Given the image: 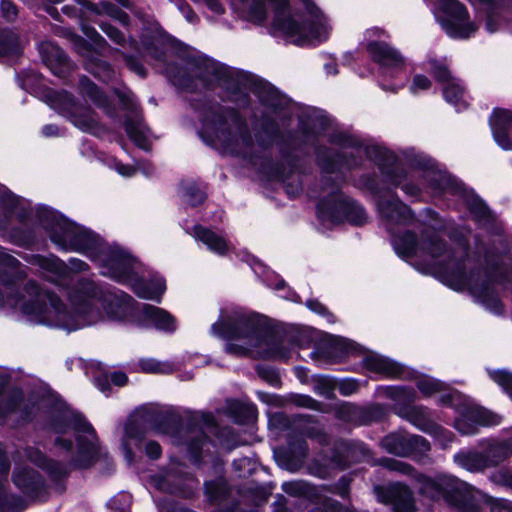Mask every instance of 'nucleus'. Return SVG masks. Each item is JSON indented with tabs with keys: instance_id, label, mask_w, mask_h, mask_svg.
<instances>
[{
	"instance_id": "1",
	"label": "nucleus",
	"mask_w": 512,
	"mask_h": 512,
	"mask_svg": "<svg viewBox=\"0 0 512 512\" xmlns=\"http://www.w3.org/2000/svg\"><path fill=\"white\" fill-rule=\"evenodd\" d=\"M71 302L74 306L72 313L63 308L56 295L38 288L34 282H29L21 293L16 291L12 283L0 284V306L18 308L38 323L61 327L70 332L95 322L91 303L86 297H81L79 304L74 298H71Z\"/></svg>"
},
{
	"instance_id": "2",
	"label": "nucleus",
	"mask_w": 512,
	"mask_h": 512,
	"mask_svg": "<svg viewBox=\"0 0 512 512\" xmlns=\"http://www.w3.org/2000/svg\"><path fill=\"white\" fill-rule=\"evenodd\" d=\"M41 222L51 240L59 247L86 253L102 263L104 275L123 283L133 282L135 263L123 250L105 248L89 230L69 222L53 211H45Z\"/></svg>"
},
{
	"instance_id": "3",
	"label": "nucleus",
	"mask_w": 512,
	"mask_h": 512,
	"mask_svg": "<svg viewBox=\"0 0 512 512\" xmlns=\"http://www.w3.org/2000/svg\"><path fill=\"white\" fill-rule=\"evenodd\" d=\"M396 253L402 257H424L426 254L431 258L427 271L434 270V266L442 265L447 260V267L441 272L442 281L454 290L468 289L470 293L481 301L488 309L494 312L500 311V301L494 294L491 284L486 279H480L479 275L467 276L462 264L454 262L450 255L444 260H438L445 252L444 244L436 237H423L419 243L415 235L406 232L397 235L392 240Z\"/></svg>"
},
{
	"instance_id": "4",
	"label": "nucleus",
	"mask_w": 512,
	"mask_h": 512,
	"mask_svg": "<svg viewBox=\"0 0 512 512\" xmlns=\"http://www.w3.org/2000/svg\"><path fill=\"white\" fill-rule=\"evenodd\" d=\"M249 8L252 21L262 22L266 17V4L274 11L273 25L292 38L298 45L328 38L330 28L325 17L311 3L304 2L305 13L292 12L286 0H239Z\"/></svg>"
},
{
	"instance_id": "5",
	"label": "nucleus",
	"mask_w": 512,
	"mask_h": 512,
	"mask_svg": "<svg viewBox=\"0 0 512 512\" xmlns=\"http://www.w3.org/2000/svg\"><path fill=\"white\" fill-rule=\"evenodd\" d=\"M214 334L229 339L227 352L255 358L288 357V351L274 336H263L254 324L244 317L220 320L212 326Z\"/></svg>"
},
{
	"instance_id": "6",
	"label": "nucleus",
	"mask_w": 512,
	"mask_h": 512,
	"mask_svg": "<svg viewBox=\"0 0 512 512\" xmlns=\"http://www.w3.org/2000/svg\"><path fill=\"white\" fill-rule=\"evenodd\" d=\"M204 125L213 130L227 146H249L252 143L247 126L233 109L211 107L204 117Z\"/></svg>"
},
{
	"instance_id": "7",
	"label": "nucleus",
	"mask_w": 512,
	"mask_h": 512,
	"mask_svg": "<svg viewBox=\"0 0 512 512\" xmlns=\"http://www.w3.org/2000/svg\"><path fill=\"white\" fill-rule=\"evenodd\" d=\"M386 393L396 402L394 410L397 415L408 420L417 428L435 434L443 446L452 441V434L434 424L428 418L423 407L411 405L415 400V393L412 389L391 387L387 389Z\"/></svg>"
},
{
	"instance_id": "8",
	"label": "nucleus",
	"mask_w": 512,
	"mask_h": 512,
	"mask_svg": "<svg viewBox=\"0 0 512 512\" xmlns=\"http://www.w3.org/2000/svg\"><path fill=\"white\" fill-rule=\"evenodd\" d=\"M46 97L50 107L68 118L77 128L93 133L98 129V122L93 112L76 103L68 92L53 91L49 92Z\"/></svg>"
},
{
	"instance_id": "9",
	"label": "nucleus",
	"mask_w": 512,
	"mask_h": 512,
	"mask_svg": "<svg viewBox=\"0 0 512 512\" xmlns=\"http://www.w3.org/2000/svg\"><path fill=\"white\" fill-rule=\"evenodd\" d=\"M318 216L320 220L332 223L346 219L353 224L361 225L366 221L363 208L340 193H334L332 199L319 203Z\"/></svg>"
},
{
	"instance_id": "10",
	"label": "nucleus",
	"mask_w": 512,
	"mask_h": 512,
	"mask_svg": "<svg viewBox=\"0 0 512 512\" xmlns=\"http://www.w3.org/2000/svg\"><path fill=\"white\" fill-rule=\"evenodd\" d=\"M442 485L443 495L453 506L463 512H475L487 497L466 482L456 478H448Z\"/></svg>"
},
{
	"instance_id": "11",
	"label": "nucleus",
	"mask_w": 512,
	"mask_h": 512,
	"mask_svg": "<svg viewBox=\"0 0 512 512\" xmlns=\"http://www.w3.org/2000/svg\"><path fill=\"white\" fill-rule=\"evenodd\" d=\"M71 429L76 438V455L73 462L78 467H87L98 453L96 433L92 426L84 421L75 422Z\"/></svg>"
},
{
	"instance_id": "12",
	"label": "nucleus",
	"mask_w": 512,
	"mask_h": 512,
	"mask_svg": "<svg viewBox=\"0 0 512 512\" xmlns=\"http://www.w3.org/2000/svg\"><path fill=\"white\" fill-rule=\"evenodd\" d=\"M441 8L450 15L443 24L444 29L451 37L466 38L474 30L471 23H466L467 12L462 4L456 0H439Z\"/></svg>"
},
{
	"instance_id": "13",
	"label": "nucleus",
	"mask_w": 512,
	"mask_h": 512,
	"mask_svg": "<svg viewBox=\"0 0 512 512\" xmlns=\"http://www.w3.org/2000/svg\"><path fill=\"white\" fill-rule=\"evenodd\" d=\"M41 267L48 273L46 275L49 281L58 283L61 279L67 277L68 271L81 272L87 267L86 263L79 259H71L69 267L57 258H46L41 260Z\"/></svg>"
},
{
	"instance_id": "14",
	"label": "nucleus",
	"mask_w": 512,
	"mask_h": 512,
	"mask_svg": "<svg viewBox=\"0 0 512 512\" xmlns=\"http://www.w3.org/2000/svg\"><path fill=\"white\" fill-rule=\"evenodd\" d=\"M434 77L443 84V94L446 101L457 105L463 98L464 90L462 86L453 79L447 68L440 64L433 65Z\"/></svg>"
},
{
	"instance_id": "15",
	"label": "nucleus",
	"mask_w": 512,
	"mask_h": 512,
	"mask_svg": "<svg viewBox=\"0 0 512 512\" xmlns=\"http://www.w3.org/2000/svg\"><path fill=\"white\" fill-rule=\"evenodd\" d=\"M377 207L381 217L389 222H404L411 214L410 209L396 197L381 198Z\"/></svg>"
},
{
	"instance_id": "16",
	"label": "nucleus",
	"mask_w": 512,
	"mask_h": 512,
	"mask_svg": "<svg viewBox=\"0 0 512 512\" xmlns=\"http://www.w3.org/2000/svg\"><path fill=\"white\" fill-rule=\"evenodd\" d=\"M511 119L509 111L498 109L494 111L490 120L494 139L503 149H512V143L509 141L507 133Z\"/></svg>"
},
{
	"instance_id": "17",
	"label": "nucleus",
	"mask_w": 512,
	"mask_h": 512,
	"mask_svg": "<svg viewBox=\"0 0 512 512\" xmlns=\"http://www.w3.org/2000/svg\"><path fill=\"white\" fill-rule=\"evenodd\" d=\"M15 485L25 494L35 497L43 487L41 476L32 469L20 468L14 472Z\"/></svg>"
},
{
	"instance_id": "18",
	"label": "nucleus",
	"mask_w": 512,
	"mask_h": 512,
	"mask_svg": "<svg viewBox=\"0 0 512 512\" xmlns=\"http://www.w3.org/2000/svg\"><path fill=\"white\" fill-rule=\"evenodd\" d=\"M368 51L376 62L386 66H398L403 63V57L395 49L384 42H371Z\"/></svg>"
},
{
	"instance_id": "19",
	"label": "nucleus",
	"mask_w": 512,
	"mask_h": 512,
	"mask_svg": "<svg viewBox=\"0 0 512 512\" xmlns=\"http://www.w3.org/2000/svg\"><path fill=\"white\" fill-rule=\"evenodd\" d=\"M368 51L376 62L386 66H398L403 63V57L395 49L384 42H371Z\"/></svg>"
},
{
	"instance_id": "20",
	"label": "nucleus",
	"mask_w": 512,
	"mask_h": 512,
	"mask_svg": "<svg viewBox=\"0 0 512 512\" xmlns=\"http://www.w3.org/2000/svg\"><path fill=\"white\" fill-rule=\"evenodd\" d=\"M365 366L376 373L383 374L388 377L401 376L403 369L392 360L378 354H372L365 358Z\"/></svg>"
},
{
	"instance_id": "21",
	"label": "nucleus",
	"mask_w": 512,
	"mask_h": 512,
	"mask_svg": "<svg viewBox=\"0 0 512 512\" xmlns=\"http://www.w3.org/2000/svg\"><path fill=\"white\" fill-rule=\"evenodd\" d=\"M142 315L150 321L157 329L172 331L175 329L174 318L165 310L144 304L141 308Z\"/></svg>"
},
{
	"instance_id": "22",
	"label": "nucleus",
	"mask_w": 512,
	"mask_h": 512,
	"mask_svg": "<svg viewBox=\"0 0 512 512\" xmlns=\"http://www.w3.org/2000/svg\"><path fill=\"white\" fill-rule=\"evenodd\" d=\"M393 506L396 512H410L414 510V500L410 489L400 483L391 487Z\"/></svg>"
},
{
	"instance_id": "23",
	"label": "nucleus",
	"mask_w": 512,
	"mask_h": 512,
	"mask_svg": "<svg viewBox=\"0 0 512 512\" xmlns=\"http://www.w3.org/2000/svg\"><path fill=\"white\" fill-rule=\"evenodd\" d=\"M512 454V440L490 444L483 455L486 458L487 468L497 466Z\"/></svg>"
},
{
	"instance_id": "24",
	"label": "nucleus",
	"mask_w": 512,
	"mask_h": 512,
	"mask_svg": "<svg viewBox=\"0 0 512 512\" xmlns=\"http://www.w3.org/2000/svg\"><path fill=\"white\" fill-rule=\"evenodd\" d=\"M134 292L141 298L159 300L166 286L162 278L153 279L150 283L137 281L133 284Z\"/></svg>"
},
{
	"instance_id": "25",
	"label": "nucleus",
	"mask_w": 512,
	"mask_h": 512,
	"mask_svg": "<svg viewBox=\"0 0 512 512\" xmlns=\"http://www.w3.org/2000/svg\"><path fill=\"white\" fill-rule=\"evenodd\" d=\"M409 434L406 433H392L386 436L381 444L390 453L398 456L409 455Z\"/></svg>"
},
{
	"instance_id": "26",
	"label": "nucleus",
	"mask_w": 512,
	"mask_h": 512,
	"mask_svg": "<svg viewBox=\"0 0 512 512\" xmlns=\"http://www.w3.org/2000/svg\"><path fill=\"white\" fill-rule=\"evenodd\" d=\"M194 233L196 238L207 245L211 251L223 254L227 250L228 246L226 241L214 232L201 226H196L194 228Z\"/></svg>"
},
{
	"instance_id": "27",
	"label": "nucleus",
	"mask_w": 512,
	"mask_h": 512,
	"mask_svg": "<svg viewBox=\"0 0 512 512\" xmlns=\"http://www.w3.org/2000/svg\"><path fill=\"white\" fill-rule=\"evenodd\" d=\"M455 459L461 467L471 472H479L487 468L486 458L483 453L459 454Z\"/></svg>"
},
{
	"instance_id": "28",
	"label": "nucleus",
	"mask_w": 512,
	"mask_h": 512,
	"mask_svg": "<svg viewBox=\"0 0 512 512\" xmlns=\"http://www.w3.org/2000/svg\"><path fill=\"white\" fill-rule=\"evenodd\" d=\"M40 51L48 66H52L54 63L62 66L67 64V57L63 50L51 42L42 43Z\"/></svg>"
},
{
	"instance_id": "29",
	"label": "nucleus",
	"mask_w": 512,
	"mask_h": 512,
	"mask_svg": "<svg viewBox=\"0 0 512 512\" xmlns=\"http://www.w3.org/2000/svg\"><path fill=\"white\" fill-rule=\"evenodd\" d=\"M139 366L142 372L152 374H170L174 371L173 364L153 358L141 359Z\"/></svg>"
},
{
	"instance_id": "30",
	"label": "nucleus",
	"mask_w": 512,
	"mask_h": 512,
	"mask_svg": "<svg viewBox=\"0 0 512 512\" xmlns=\"http://www.w3.org/2000/svg\"><path fill=\"white\" fill-rule=\"evenodd\" d=\"M33 461L43 466L54 480H58L68 474V470L64 465L53 460L45 459L40 453H37V457L33 459Z\"/></svg>"
},
{
	"instance_id": "31",
	"label": "nucleus",
	"mask_w": 512,
	"mask_h": 512,
	"mask_svg": "<svg viewBox=\"0 0 512 512\" xmlns=\"http://www.w3.org/2000/svg\"><path fill=\"white\" fill-rule=\"evenodd\" d=\"M194 73L200 78L203 86H208L214 80L218 81L220 79L216 65L210 61H205L198 65Z\"/></svg>"
},
{
	"instance_id": "32",
	"label": "nucleus",
	"mask_w": 512,
	"mask_h": 512,
	"mask_svg": "<svg viewBox=\"0 0 512 512\" xmlns=\"http://www.w3.org/2000/svg\"><path fill=\"white\" fill-rule=\"evenodd\" d=\"M19 49V41L14 33L10 31L0 32V56L17 54Z\"/></svg>"
},
{
	"instance_id": "33",
	"label": "nucleus",
	"mask_w": 512,
	"mask_h": 512,
	"mask_svg": "<svg viewBox=\"0 0 512 512\" xmlns=\"http://www.w3.org/2000/svg\"><path fill=\"white\" fill-rule=\"evenodd\" d=\"M467 418L483 426L497 425L500 423L499 416L483 408L471 409Z\"/></svg>"
},
{
	"instance_id": "34",
	"label": "nucleus",
	"mask_w": 512,
	"mask_h": 512,
	"mask_svg": "<svg viewBox=\"0 0 512 512\" xmlns=\"http://www.w3.org/2000/svg\"><path fill=\"white\" fill-rule=\"evenodd\" d=\"M125 130L128 137L140 148H146V136L144 129L139 123L133 121L125 122Z\"/></svg>"
},
{
	"instance_id": "35",
	"label": "nucleus",
	"mask_w": 512,
	"mask_h": 512,
	"mask_svg": "<svg viewBox=\"0 0 512 512\" xmlns=\"http://www.w3.org/2000/svg\"><path fill=\"white\" fill-rule=\"evenodd\" d=\"M86 68L92 74L103 81H109L113 78L114 72L109 64L103 61H89L86 63Z\"/></svg>"
},
{
	"instance_id": "36",
	"label": "nucleus",
	"mask_w": 512,
	"mask_h": 512,
	"mask_svg": "<svg viewBox=\"0 0 512 512\" xmlns=\"http://www.w3.org/2000/svg\"><path fill=\"white\" fill-rule=\"evenodd\" d=\"M80 90L85 97L89 98L97 105L104 104V97L102 93L99 91L97 86L94 83H92L89 79L83 78L80 80Z\"/></svg>"
},
{
	"instance_id": "37",
	"label": "nucleus",
	"mask_w": 512,
	"mask_h": 512,
	"mask_svg": "<svg viewBox=\"0 0 512 512\" xmlns=\"http://www.w3.org/2000/svg\"><path fill=\"white\" fill-rule=\"evenodd\" d=\"M417 387L422 394L430 396L442 390V383L430 377H423L417 381Z\"/></svg>"
},
{
	"instance_id": "38",
	"label": "nucleus",
	"mask_w": 512,
	"mask_h": 512,
	"mask_svg": "<svg viewBox=\"0 0 512 512\" xmlns=\"http://www.w3.org/2000/svg\"><path fill=\"white\" fill-rule=\"evenodd\" d=\"M492 380L501 386L512 399V373L504 370L490 372Z\"/></svg>"
},
{
	"instance_id": "39",
	"label": "nucleus",
	"mask_w": 512,
	"mask_h": 512,
	"mask_svg": "<svg viewBox=\"0 0 512 512\" xmlns=\"http://www.w3.org/2000/svg\"><path fill=\"white\" fill-rule=\"evenodd\" d=\"M351 148H352V151H349V147L345 146L344 151L342 152V157L344 158L345 165L347 167L356 166L358 164V162L356 161V158L360 157L362 155V153L365 152L366 154L370 155V150L364 149L360 145H356L355 147L353 146Z\"/></svg>"
},
{
	"instance_id": "40",
	"label": "nucleus",
	"mask_w": 512,
	"mask_h": 512,
	"mask_svg": "<svg viewBox=\"0 0 512 512\" xmlns=\"http://www.w3.org/2000/svg\"><path fill=\"white\" fill-rule=\"evenodd\" d=\"M381 464L392 472H398L405 475H410L413 472V468L409 464L396 459H383Z\"/></svg>"
},
{
	"instance_id": "41",
	"label": "nucleus",
	"mask_w": 512,
	"mask_h": 512,
	"mask_svg": "<svg viewBox=\"0 0 512 512\" xmlns=\"http://www.w3.org/2000/svg\"><path fill=\"white\" fill-rule=\"evenodd\" d=\"M409 455L413 453L422 454L430 449V445L426 439L418 435L409 434Z\"/></svg>"
},
{
	"instance_id": "42",
	"label": "nucleus",
	"mask_w": 512,
	"mask_h": 512,
	"mask_svg": "<svg viewBox=\"0 0 512 512\" xmlns=\"http://www.w3.org/2000/svg\"><path fill=\"white\" fill-rule=\"evenodd\" d=\"M491 481L498 484L512 488V468L501 469L491 475Z\"/></svg>"
},
{
	"instance_id": "43",
	"label": "nucleus",
	"mask_w": 512,
	"mask_h": 512,
	"mask_svg": "<svg viewBox=\"0 0 512 512\" xmlns=\"http://www.w3.org/2000/svg\"><path fill=\"white\" fill-rule=\"evenodd\" d=\"M100 28L116 44L122 45L125 42L124 35L111 24L102 22Z\"/></svg>"
},
{
	"instance_id": "44",
	"label": "nucleus",
	"mask_w": 512,
	"mask_h": 512,
	"mask_svg": "<svg viewBox=\"0 0 512 512\" xmlns=\"http://www.w3.org/2000/svg\"><path fill=\"white\" fill-rule=\"evenodd\" d=\"M185 197L190 205L195 206L204 201L205 194L191 185L185 188Z\"/></svg>"
},
{
	"instance_id": "45",
	"label": "nucleus",
	"mask_w": 512,
	"mask_h": 512,
	"mask_svg": "<svg viewBox=\"0 0 512 512\" xmlns=\"http://www.w3.org/2000/svg\"><path fill=\"white\" fill-rule=\"evenodd\" d=\"M470 212L477 218L478 220L485 219L489 217L488 208L478 199H474L472 202L468 204Z\"/></svg>"
},
{
	"instance_id": "46",
	"label": "nucleus",
	"mask_w": 512,
	"mask_h": 512,
	"mask_svg": "<svg viewBox=\"0 0 512 512\" xmlns=\"http://www.w3.org/2000/svg\"><path fill=\"white\" fill-rule=\"evenodd\" d=\"M431 86L430 80L423 75H416L413 78L412 85L410 87L412 93H418L422 90H427Z\"/></svg>"
},
{
	"instance_id": "47",
	"label": "nucleus",
	"mask_w": 512,
	"mask_h": 512,
	"mask_svg": "<svg viewBox=\"0 0 512 512\" xmlns=\"http://www.w3.org/2000/svg\"><path fill=\"white\" fill-rule=\"evenodd\" d=\"M1 11H2V16L7 21H13L17 17L16 6L8 0H3L1 2Z\"/></svg>"
},
{
	"instance_id": "48",
	"label": "nucleus",
	"mask_w": 512,
	"mask_h": 512,
	"mask_svg": "<svg viewBox=\"0 0 512 512\" xmlns=\"http://www.w3.org/2000/svg\"><path fill=\"white\" fill-rule=\"evenodd\" d=\"M166 73L171 77L175 85L184 89H192L190 78L183 76L180 72L178 74H173L170 68L166 70Z\"/></svg>"
},
{
	"instance_id": "49",
	"label": "nucleus",
	"mask_w": 512,
	"mask_h": 512,
	"mask_svg": "<svg viewBox=\"0 0 512 512\" xmlns=\"http://www.w3.org/2000/svg\"><path fill=\"white\" fill-rule=\"evenodd\" d=\"M490 502V512H512L511 504L503 499H492Z\"/></svg>"
},
{
	"instance_id": "50",
	"label": "nucleus",
	"mask_w": 512,
	"mask_h": 512,
	"mask_svg": "<svg viewBox=\"0 0 512 512\" xmlns=\"http://www.w3.org/2000/svg\"><path fill=\"white\" fill-rule=\"evenodd\" d=\"M206 443V438L204 437L202 432H197L195 439L191 440L188 443V448L191 451V453L194 455L195 458H197V453L200 448L203 447Z\"/></svg>"
},
{
	"instance_id": "51",
	"label": "nucleus",
	"mask_w": 512,
	"mask_h": 512,
	"mask_svg": "<svg viewBox=\"0 0 512 512\" xmlns=\"http://www.w3.org/2000/svg\"><path fill=\"white\" fill-rule=\"evenodd\" d=\"M104 9H105V12L112 18L119 20L123 24H127L128 16L126 13L118 10L117 8L113 7L110 4H104Z\"/></svg>"
},
{
	"instance_id": "52",
	"label": "nucleus",
	"mask_w": 512,
	"mask_h": 512,
	"mask_svg": "<svg viewBox=\"0 0 512 512\" xmlns=\"http://www.w3.org/2000/svg\"><path fill=\"white\" fill-rule=\"evenodd\" d=\"M125 435L128 439L140 440L143 437V432L138 428L134 421L126 424Z\"/></svg>"
},
{
	"instance_id": "53",
	"label": "nucleus",
	"mask_w": 512,
	"mask_h": 512,
	"mask_svg": "<svg viewBox=\"0 0 512 512\" xmlns=\"http://www.w3.org/2000/svg\"><path fill=\"white\" fill-rule=\"evenodd\" d=\"M85 36L92 41L93 44L96 46H101L102 43H104V39L98 34V32L92 28L83 26L82 28Z\"/></svg>"
},
{
	"instance_id": "54",
	"label": "nucleus",
	"mask_w": 512,
	"mask_h": 512,
	"mask_svg": "<svg viewBox=\"0 0 512 512\" xmlns=\"http://www.w3.org/2000/svg\"><path fill=\"white\" fill-rule=\"evenodd\" d=\"M146 454L152 459H157L161 455V447L157 442L150 441L146 445Z\"/></svg>"
},
{
	"instance_id": "55",
	"label": "nucleus",
	"mask_w": 512,
	"mask_h": 512,
	"mask_svg": "<svg viewBox=\"0 0 512 512\" xmlns=\"http://www.w3.org/2000/svg\"><path fill=\"white\" fill-rule=\"evenodd\" d=\"M71 41H72L76 51L78 53H80L81 55H85L88 52L86 43H85V41L81 37L76 36V35H72L71 36Z\"/></svg>"
},
{
	"instance_id": "56",
	"label": "nucleus",
	"mask_w": 512,
	"mask_h": 512,
	"mask_svg": "<svg viewBox=\"0 0 512 512\" xmlns=\"http://www.w3.org/2000/svg\"><path fill=\"white\" fill-rule=\"evenodd\" d=\"M456 428L462 434H473V433H475V428L472 427V426H467L465 419L457 420Z\"/></svg>"
},
{
	"instance_id": "57",
	"label": "nucleus",
	"mask_w": 512,
	"mask_h": 512,
	"mask_svg": "<svg viewBox=\"0 0 512 512\" xmlns=\"http://www.w3.org/2000/svg\"><path fill=\"white\" fill-rule=\"evenodd\" d=\"M10 469V463L7 457L0 454V480L5 477Z\"/></svg>"
},
{
	"instance_id": "58",
	"label": "nucleus",
	"mask_w": 512,
	"mask_h": 512,
	"mask_svg": "<svg viewBox=\"0 0 512 512\" xmlns=\"http://www.w3.org/2000/svg\"><path fill=\"white\" fill-rule=\"evenodd\" d=\"M112 382L117 386H123L127 383L128 378L123 372H115L111 376Z\"/></svg>"
},
{
	"instance_id": "59",
	"label": "nucleus",
	"mask_w": 512,
	"mask_h": 512,
	"mask_svg": "<svg viewBox=\"0 0 512 512\" xmlns=\"http://www.w3.org/2000/svg\"><path fill=\"white\" fill-rule=\"evenodd\" d=\"M118 97L127 108H132L134 106L133 95L131 93H118Z\"/></svg>"
},
{
	"instance_id": "60",
	"label": "nucleus",
	"mask_w": 512,
	"mask_h": 512,
	"mask_svg": "<svg viewBox=\"0 0 512 512\" xmlns=\"http://www.w3.org/2000/svg\"><path fill=\"white\" fill-rule=\"evenodd\" d=\"M339 390L342 394L348 395L356 390V385L353 382H343L340 384Z\"/></svg>"
},
{
	"instance_id": "61",
	"label": "nucleus",
	"mask_w": 512,
	"mask_h": 512,
	"mask_svg": "<svg viewBox=\"0 0 512 512\" xmlns=\"http://www.w3.org/2000/svg\"><path fill=\"white\" fill-rule=\"evenodd\" d=\"M116 169L118 171L119 174L123 175V176H126V177H130L134 174L135 172V169L131 166H126V165H123V164H118L116 166Z\"/></svg>"
},
{
	"instance_id": "62",
	"label": "nucleus",
	"mask_w": 512,
	"mask_h": 512,
	"mask_svg": "<svg viewBox=\"0 0 512 512\" xmlns=\"http://www.w3.org/2000/svg\"><path fill=\"white\" fill-rule=\"evenodd\" d=\"M259 374L272 384L277 382V377L272 371L262 369L259 371Z\"/></svg>"
},
{
	"instance_id": "63",
	"label": "nucleus",
	"mask_w": 512,
	"mask_h": 512,
	"mask_svg": "<svg viewBox=\"0 0 512 512\" xmlns=\"http://www.w3.org/2000/svg\"><path fill=\"white\" fill-rule=\"evenodd\" d=\"M43 134L47 137L58 135V128L53 124H49L43 127Z\"/></svg>"
},
{
	"instance_id": "64",
	"label": "nucleus",
	"mask_w": 512,
	"mask_h": 512,
	"mask_svg": "<svg viewBox=\"0 0 512 512\" xmlns=\"http://www.w3.org/2000/svg\"><path fill=\"white\" fill-rule=\"evenodd\" d=\"M55 445L65 450L72 449V442L69 439L57 438L55 441Z\"/></svg>"
}]
</instances>
